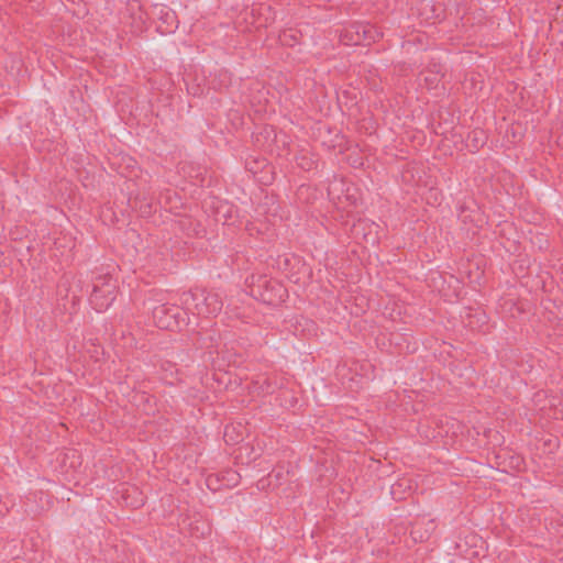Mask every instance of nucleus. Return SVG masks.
Returning a JSON list of instances; mask_svg holds the SVG:
<instances>
[{
    "label": "nucleus",
    "mask_w": 563,
    "mask_h": 563,
    "mask_svg": "<svg viewBox=\"0 0 563 563\" xmlns=\"http://www.w3.org/2000/svg\"><path fill=\"white\" fill-rule=\"evenodd\" d=\"M374 38V29L371 25L362 23H355L344 27L340 35V41L345 46L360 45L365 41H373Z\"/></svg>",
    "instance_id": "f257e3e1"
},
{
    "label": "nucleus",
    "mask_w": 563,
    "mask_h": 563,
    "mask_svg": "<svg viewBox=\"0 0 563 563\" xmlns=\"http://www.w3.org/2000/svg\"><path fill=\"white\" fill-rule=\"evenodd\" d=\"M179 309L176 307L158 305L153 308V320L161 329L174 330L179 325Z\"/></svg>",
    "instance_id": "f03ea898"
}]
</instances>
